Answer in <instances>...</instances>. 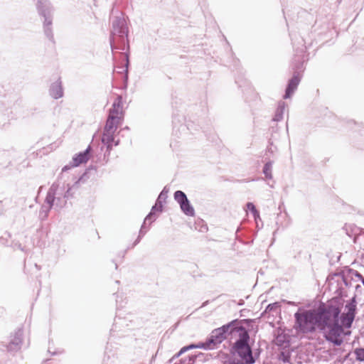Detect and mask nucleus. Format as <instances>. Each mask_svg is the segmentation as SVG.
I'll list each match as a JSON object with an SVG mask.
<instances>
[{"instance_id":"3","label":"nucleus","mask_w":364,"mask_h":364,"mask_svg":"<svg viewBox=\"0 0 364 364\" xmlns=\"http://www.w3.org/2000/svg\"><path fill=\"white\" fill-rule=\"evenodd\" d=\"M128 28L126 21L122 14L113 17L112 31L109 38L110 46L112 50H124L128 47Z\"/></svg>"},{"instance_id":"8","label":"nucleus","mask_w":364,"mask_h":364,"mask_svg":"<svg viewBox=\"0 0 364 364\" xmlns=\"http://www.w3.org/2000/svg\"><path fill=\"white\" fill-rule=\"evenodd\" d=\"M356 299L355 296H353L349 302L345 306L346 312L343 313L339 319H341V326L345 328H350L354 321L355 313H356Z\"/></svg>"},{"instance_id":"22","label":"nucleus","mask_w":364,"mask_h":364,"mask_svg":"<svg viewBox=\"0 0 364 364\" xmlns=\"http://www.w3.org/2000/svg\"><path fill=\"white\" fill-rule=\"evenodd\" d=\"M272 162L268 161L264 164V168H263V173L264 174L266 178H269V179H271L272 178Z\"/></svg>"},{"instance_id":"32","label":"nucleus","mask_w":364,"mask_h":364,"mask_svg":"<svg viewBox=\"0 0 364 364\" xmlns=\"http://www.w3.org/2000/svg\"><path fill=\"white\" fill-rule=\"evenodd\" d=\"M302 66H303V63L299 64V65L296 66V69L299 70V69L302 68Z\"/></svg>"},{"instance_id":"9","label":"nucleus","mask_w":364,"mask_h":364,"mask_svg":"<svg viewBox=\"0 0 364 364\" xmlns=\"http://www.w3.org/2000/svg\"><path fill=\"white\" fill-rule=\"evenodd\" d=\"M174 199L180 205L183 213L188 216H193L195 210L191 205L186 195L182 191H176L174 193Z\"/></svg>"},{"instance_id":"27","label":"nucleus","mask_w":364,"mask_h":364,"mask_svg":"<svg viewBox=\"0 0 364 364\" xmlns=\"http://www.w3.org/2000/svg\"><path fill=\"white\" fill-rule=\"evenodd\" d=\"M83 177H80L77 180L72 186L70 185V187H72V192L75 193V191L80 187V183L82 181Z\"/></svg>"},{"instance_id":"36","label":"nucleus","mask_w":364,"mask_h":364,"mask_svg":"<svg viewBox=\"0 0 364 364\" xmlns=\"http://www.w3.org/2000/svg\"><path fill=\"white\" fill-rule=\"evenodd\" d=\"M358 288H360V285H359V284H358V285L356 286V289H358Z\"/></svg>"},{"instance_id":"2","label":"nucleus","mask_w":364,"mask_h":364,"mask_svg":"<svg viewBox=\"0 0 364 364\" xmlns=\"http://www.w3.org/2000/svg\"><path fill=\"white\" fill-rule=\"evenodd\" d=\"M327 306H320L317 309L296 312L294 314L295 329L297 332L302 333H314L316 328H319L321 322L324 321Z\"/></svg>"},{"instance_id":"31","label":"nucleus","mask_w":364,"mask_h":364,"mask_svg":"<svg viewBox=\"0 0 364 364\" xmlns=\"http://www.w3.org/2000/svg\"><path fill=\"white\" fill-rule=\"evenodd\" d=\"M354 275L355 277L358 278L362 282V284L364 285V277H363V275L357 271L355 272Z\"/></svg>"},{"instance_id":"11","label":"nucleus","mask_w":364,"mask_h":364,"mask_svg":"<svg viewBox=\"0 0 364 364\" xmlns=\"http://www.w3.org/2000/svg\"><path fill=\"white\" fill-rule=\"evenodd\" d=\"M301 77L299 72H295L293 77L289 80L287 86L285 94L284 95V99H288L291 97L294 91L297 89V87L300 82Z\"/></svg>"},{"instance_id":"25","label":"nucleus","mask_w":364,"mask_h":364,"mask_svg":"<svg viewBox=\"0 0 364 364\" xmlns=\"http://www.w3.org/2000/svg\"><path fill=\"white\" fill-rule=\"evenodd\" d=\"M279 360L284 363H289L290 362V354L289 353L281 352L279 355Z\"/></svg>"},{"instance_id":"13","label":"nucleus","mask_w":364,"mask_h":364,"mask_svg":"<svg viewBox=\"0 0 364 364\" xmlns=\"http://www.w3.org/2000/svg\"><path fill=\"white\" fill-rule=\"evenodd\" d=\"M52 208L55 210V205L50 200H48V198L46 196L44 203L41 208L39 218L42 220H46Z\"/></svg>"},{"instance_id":"29","label":"nucleus","mask_w":364,"mask_h":364,"mask_svg":"<svg viewBox=\"0 0 364 364\" xmlns=\"http://www.w3.org/2000/svg\"><path fill=\"white\" fill-rule=\"evenodd\" d=\"M167 191H166V188H164V190L161 192V193L159 194L158 198H157V200H158V203H160L161 202V200L162 199H166V197H167Z\"/></svg>"},{"instance_id":"7","label":"nucleus","mask_w":364,"mask_h":364,"mask_svg":"<svg viewBox=\"0 0 364 364\" xmlns=\"http://www.w3.org/2000/svg\"><path fill=\"white\" fill-rule=\"evenodd\" d=\"M36 6L39 14L44 18L43 27L45 35L50 41H53V34L51 28V9L50 4L47 0H38Z\"/></svg>"},{"instance_id":"23","label":"nucleus","mask_w":364,"mask_h":364,"mask_svg":"<svg viewBox=\"0 0 364 364\" xmlns=\"http://www.w3.org/2000/svg\"><path fill=\"white\" fill-rule=\"evenodd\" d=\"M354 354L357 360L364 362V348H358L354 350Z\"/></svg>"},{"instance_id":"18","label":"nucleus","mask_w":364,"mask_h":364,"mask_svg":"<svg viewBox=\"0 0 364 364\" xmlns=\"http://www.w3.org/2000/svg\"><path fill=\"white\" fill-rule=\"evenodd\" d=\"M275 343L281 347L287 348L289 345V336L285 333H279L275 338Z\"/></svg>"},{"instance_id":"14","label":"nucleus","mask_w":364,"mask_h":364,"mask_svg":"<svg viewBox=\"0 0 364 364\" xmlns=\"http://www.w3.org/2000/svg\"><path fill=\"white\" fill-rule=\"evenodd\" d=\"M50 95L54 99H59L63 96L62 82L58 80L52 83L49 90Z\"/></svg>"},{"instance_id":"33","label":"nucleus","mask_w":364,"mask_h":364,"mask_svg":"<svg viewBox=\"0 0 364 364\" xmlns=\"http://www.w3.org/2000/svg\"><path fill=\"white\" fill-rule=\"evenodd\" d=\"M69 169V167L68 166H65L63 168V171H65L66 170Z\"/></svg>"},{"instance_id":"10","label":"nucleus","mask_w":364,"mask_h":364,"mask_svg":"<svg viewBox=\"0 0 364 364\" xmlns=\"http://www.w3.org/2000/svg\"><path fill=\"white\" fill-rule=\"evenodd\" d=\"M23 332L21 329H18L11 336V341L6 346L7 351L15 354L21 350L23 344Z\"/></svg>"},{"instance_id":"16","label":"nucleus","mask_w":364,"mask_h":364,"mask_svg":"<svg viewBox=\"0 0 364 364\" xmlns=\"http://www.w3.org/2000/svg\"><path fill=\"white\" fill-rule=\"evenodd\" d=\"M121 117L109 116L106 122L104 130L105 132H115L120 123Z\"/></svg>"},{"instance_id":"4","label":"nucleus","mask_w":364,"mask_h":364,"mask_svg":"<svg viewBox=\"0 0 364 364\" xmlns=\"http://www.w3.org/2000/svg\"><path fill=\"white\" fill-rule=\"evenodd\" d=\"M243 323L238 324L235 330V332L238 333V338L234 343L232 350L241 358L240 361L247 364H253L255 363V359L252 355V348L249 344L250 335Z\"/></svg>"},{"instance_id":"6","label":"nucleus","mask_w":364,"mask_h":364,"mask_svg":"<svg viewBox=\"0 0 364 364\" xmlns=\"http://www.w3.org/2000/svg\"><path fill=\"white\" fill-rule=\"evenodd\" d=\"M74 193L70 184L65 185L60 182L54 183L48 189L46 196L55 205V210H58L64 208L67 200L72 198Z\"/></svg>"},{"instance_id":"24","label":"nucleus","mask_w":364,"mask_h":364,"mask_svg":"<svg viewBox=\"0 0 364 364\" xmlns=\"http://www.w3.org/2000/svg\"><path fill=\"white\" fill-rule=\"evenodd\" d=\"M246 205L247 208L252 213L255 219H257V218L259 217V213L252 203H247Z\"/></svg>"},{"instance_id":"15","label":"nucleus","mask_w":364,"mask_h":364,"mask_svg":"<svg viewBox=\"0 0 364 364\" xmlns=\"http://www.w3.org/2000/svg\"><path fill=\"white\" fill-rule=\"evenodd\" d=\"M122 97L118 96L112 105V107L109 110V116L114 117H120L119 114L122 111Z\"/></svg>"},{"instance_id":"20","label":"nucleus","mask_w":364,"mask_h":364,"mask_svg":"<svg viewBox=\"0 0 364 364\" xmlns=\"http://www.w3.org/2000/svg\"><path fill=\"white\" fill-rule=\"evenodd\" d=\"M205 346H206L205 345V342H200V343H199L197 345H196V344H191L189 346L183 347L180 350V351L175 356L176 357H179L182 353H183L184 352H186V351H187L188 350H190V349L203 348V349L206 350V347Z\"/></svg>"},{"instance_id":"28","label":"nucleus","mask_w":364,"mask_h":364,"mask_svg":"<svg viewBox=\"0 0 364 364\" xmlns=\"http://www.w3.org/2000/svg\"><path fill=\"white\" fill-rule=\"evenodd\" d=\"M144 227H145V225H144V224H143V225H141V230H140V231H139V236H138L137 239H136V240H135V242H134V245H137V244L140 242L141 238L144 235V234H145V232H146V231H144Z\"/></svg>"},{"instance_id":"34","label":"nucleus","mask_w":364,"mask_h":364,"mask_svg":"<svg viewBox=\"0 0 364 364\" xmlns=\"http://www.w3.org/2000/svg\"><path fill=\"white\" fill-rule=\"evenodd\" d=\"M114 146H117L119 144V140H117L116 141H114Z\"/></svg>"},{"instance_id":"17","label":"nucleus","mask_w":364,"mask_h":364,"mask_svg":"<svg viewBox=\"0 0 364 364\" xmlns=\"http://www.w3.org/2000/svg\"><path fill=\"white\" fill-rule=\"evenodd\" d=\"M114 132H105L103 131V134L102 137V142L107 145V148L108 150H110L112 146V143L114 142Z\"/></svg>"},{"instance_id":"19","label":"nucleus","mask_w":364,"mask_h":364,"mask_svg":"<svg viewBox=\"0 0 364 364\" xmlns=\"http://www.w3.org/2000/svg\"><path fill=\"white\" fill-rule=\"evenodd\" d=\"M286 103L284 102H279L273 120L275 122H279L283 119V115L286 108Z\"/></svg>"},{"instance_id":"21","label":"nucleus","mask_w":364,"mask_h":364,"mask_svg":"<svg viewBox=\"0 0 364 364\" xmlns=\"http://www.w3.org/2000/svg\"><path fill=\"white\" fill-rule=\"evenodd\" d=\"M162 208H163V205H162L161 202L158 203V200H156V204L151 208V212L145 218L143 224L145 225L146 222L147 220H150L152 218V217L154 215L155 212L156 210L161 212L162 211Z\"/></svg>"},{"instance_id":"5","label":"nucleus","mask_w":364,"mask_h":364,"mask_svg":"<svg viewBox=\"0 0 364 364\" xmlns=\"http://www.w3.org/2000/svg\"><path fill=\"white\" fill-rule=\"evenodd\" d=\"M250 322V320L248 319H235L220 328L213 330L210 335L205 341L206 350H213L216 348L219 344L227 338L228 335H232L235 332L238 324Z\"/></svg>"},{"instance_id":"26","label":"nucleus","mask_w":364,"mask_h":364,"mask_svg":"<svg viewBox=\"0 0 364 364\" xmlns=\"http://www.w3.org/2000/svg\"><path fill=\"white\" fill-rule=\"evenodd\" d=\"M279 307V304L277 302L269 304L267 305L265 309V312H272L277 310Z\"/></svg>"},{"instance_id":"30","label":"nucleus","mask_w":364,"mask_h":364,"mask_svg":"<svg viewBox=\"0 0 364 364\" xmlns=\"http://www.w3.org/2000/svg\"><path fill=\"white\" fill-rule=\"evenodd\" d=\"M125 57H126V60H127V63H126V69H125V81L127 80L128 79V65H129V57H128V55L127 54H125Z\"/></svg>"},{"instance_id":"35","label":"nucleus","mask_w":364,"mask_h":364,"mask_svg":"<svg viewBox=\"0 0 364 364\" xmlns=\"http://www.w3.org/2000/svg\"><path fill=\"white\" fill-rule=\"evenodd\" d=\"M35 267H36L38 269H40V267H39L37 264H35Z\"/></svg>"},{"instance_id":"1","label":"nucleus","mask_w":364,"mask_h":364,"mask_svg":"<svg viewBox=\"0 0 364 364\" xmlns=\"http://www.w3.org/2000/svg\"><path fill=\"white\" fill-rule=\"evenodd\" d=\"M340 315L341 309L339 307L331 304L327 305L326 318L323 322H321L318 328L326 340L336 346H340L343 342L342 335L344 331L339 323Z\"/></svg>"},{"instance_id":"12","label":"nucleus","mask_w":364,"mask_h":364,"mask_svg":"<svg viewBox=\"0 0 364 364\" xmlns=\"http://www.w3.org/2000/svg\"><path fill=\"white\" fill-rule=\"evenodd\" d=\"M91 151V146L88 147L82 152L75 154L73 158V166H78L81 164L86 163L89 159Z\"/></svg>"}]
</instances>
